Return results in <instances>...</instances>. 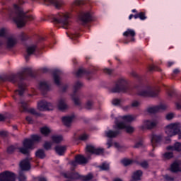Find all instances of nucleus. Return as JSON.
Returning a JSON list of instances; mask_svg holds the SVG:
<instances>
[{"instance_id":"f257e3e1","label":"nucleus","mask_w":181,"mask_h":181,"mask_svg":"<svg viewBox=\"0 0 181 181\" xmlns=\"http://www.w3.org/2000/svg\"><path fill=\"white\" fill-rule=\"evenodd\" d=\"M10 18L13 19L18 28H23L28 21H33V16L26 14L22 7L15 4L14 11L10 14Z\"/></svg>"},{"instance_id":"f03ea898","label":"nucleus","mask_w":181,"mask_h":181,"mask_svg":"<svg viewBox=\"0 0 181 181\" xmlns=\"http://www.w3.org/2000/svg\"><path fill=\"white\" fill-rule=\"evenodd\" d=\"M40 141H42V136L33 134L31 136V139H25L23 141V147L18 148V151L21 153H23V155L29 156V155H30V151L35 149V147H33L35 142H40Z\"/></svg>"},{"instance_id":"7ed1b4c3","label":"nucleus","mask_w":181,"mask_h":181,"mask_svg":"<svg viewBox=\"0 0 181 181\" xmlns=\"http://www.w3.org/2000/svg\"><path fill=\"white\" fill-rule=\"evenodd\" d=\"M27 76H30L31 77L33 76V74L32 73V69L24 68L17 74H11L7 76H1L0 80H2V81H10V83H13V84H15V83L18 81V78H19L20 80H25Z\"/></svg>"},{"instance_id":"20e7f679","label":"nucleus","mask_w":181,"mask_h":181,"mask_svg":"<svg viewBox=\"0 0 181 181\" xmlns=\"http://www.w3.org/2000/svg\"><path fill=\"white\" fill-rule=\"evenodd\" d=\"M129 81L125 78H120L114 87L110 89V93H127L129 90Z\"/></svg>"},{"instance_id":"39448f33","label":"nucleus","mask_w":181,"mask_h":181,"mask_svg":"<svg viewBox=\"0 0 181 181\" xmlns=\"http://www.w3.org/2000/svg\"><path fill=\"white\" fill-rule=\"evenodd\" d=\"M158 94L159 90L152 86H146L138 92V95L141 97H158Z\"/></svg>"},{"instance_id":"423d86ee","label":"nucleus","mask_w":181,"mask_h":181,"mask_svg":"<svg viewBox=\"0 0 181 181\" xmlns=\"http://www.w3.org/2000/svg\"><path fill=\"white\" fill-rule=\"evenodd\" d=\"M180 124L171 123L165 127V132L170 137L175 136V135H177V134H180Z\"/></svg>"},{"instance_id":"0eeeda50","label":"nucleus","mask_w":181,"mask_h":181,"mask_svg":"<svg viewBox=\"0 0 181 181\" xmlns=\"http://www.w3.org/2000/svg\"><path fill=\"white\" fill-rule=\"evenodd\" d=\"M53 21L54 23H59L62 25L64 29H67V26H69V15L59 13L56 17L53 18Z\"/></svg>"},{"instance_id":"6e6552de","label":"nucleus","mask_w":181,"mask_h":181,"mask_svg":"<svg viewBox=\"0 0 181 181\" xmlns=\"http://www.w3.org/2000/svg\"><path fill=\"white\" fill-rule=\"evenodd\" d=\"M113 128L114 129H126V132H127V134H132V132L135 131L134 127L131 125L126 126L124 122H119L118 121V119H116L115 121Z\"/></svg>"},{"instance_id":"1a4fd4ad","label":"nucleus","mask_w":181,"mask_h":181,"mask_svg":"<svg viewBox=\"0 0 181 181\" xmlns=\"http://www.w3.org/2000/svg\"><path fill=\"white\" fill-rule=\"evenodd\" d=\"M82 86H83V83H81V82H76L74 86V93L71 95V98L74 103L78 107L81 106V100H80V98L78 96L76 95V93H77V90L81 88Z\"/></svg>"},{"instance_id":"9d476101","label":"nucleus","mask_w":181,"mask_h":181,"mask_svg":"<svg viewBox=\"0 0 181 181\" xmlns=\"http://www.w3.org/2000/svg\"><path fill=\"white\" fill-rule=\"evenodd\" d=\"M16 175L10 171H4L0 173V181H16Z\"/></svg>"},{"instance_id":"9b49d317","label":"nucleus","mask_w":181,"mask_h":181,"mask_svg":"<svg viewBox=\"0 0 181 181\" xmlns=\"http://www.w3.org/2000/svg\"><path fill=\"white\" fill-rule=\"evenodd\" d=\"M37 108L40 111H51L53 110V105L46 100H42L37 103Z\"/></svg>"},{"instance_id":"f8f14e48","label":"nucleus","mask_w":181,"mask_h":181,"mask_svg":"<svg viewBox=\"0 0 181 181\" xmlns=\"http://www.w3.org/2000/svg\"><path fill=\"white\" fill-rule=\"evenodd\" d=\"M86 150L90 153H94L95 155H103L104 153V148H95L93 145L86 146Z\"/></svg>"},{"instance_id":"ddd939ff","label":"nucleus","mask_w":181,"mask_h":181,"mask_svg":"<svg viewBox=\"0 0 181 181\" xmlns=\"http://www.w3.org/2000/svg\"><path fill=\"white\" fill-rule=\"evenodd\" d=\"M20 104L21 108H23V110H21V112H25V111H28L30 114H32L33 115H37V113L36 112V110L35 109L30 108L28 110V102L21 100Z\"/></svg>"},{"instance_id":"4468645a","label":"nucleus","mask_w":181,"mask_h":181,"mask_svg":"<svg viewBox=\"0 0 181 181\" xmlns=\"http://www.w3.org/2000/svg\"><path fill=\"white\" fill-rule=\"evenodd\" d=\"M64 177H66V179H70L71 180H78V179H81V175L76 172L65 173H64Z\"/></svg>"},{"instance_id":"2eb2a0df","label":"nucleus","mask_w":181,"mask_h":181,"mask_svg":"<svg viewBox=\"0 0 181 181\" xmlns=\"http://www.w3.org/2000/svg\"><path fill=\"white\" fill-rule=\"evenodd\" d=\"M28 158H25V160H23L21 163H20V168H21V170H22L23 172V170L25 171H28V170H30V163H29V159H32V158H29V156H28Z\"/></svg>"},{"instance_id":"dca6fc26","label":"nucleus","mask_w":181,"mask_h":181,"mask_svg":"<svg viewBox=\"0 0 181 181\" xmlns=\"http://www.w3.org/2000/svg\"><path fill=\"white\" fill-rule=\"evenodd\" d=\"M16 43H18L16 38H15L14 37H8L7 38L6 44V49H8V50H11V49H13V47L16 46Z\"/></svg>"},{"instance_id":"f3484780","label":"nucleus","mask_w":181,"mask_h":181,"mask_svg":"<svg viewBox=\"0 0 181 181\" xmlns=\"http://www.w3.org/2000/svg\"><path fill=\"white\" fill-rule=\"evenodd\" d=\"M117 119L119 122H121V119L124 121V122H132V121H135L136 119V116L129 115H124V116H120L117 118H115V120Z\"/></svg>"},{"instance_id":"a211bd4d","label":"nucleus","mask_w":181,"mask_h":181,"mask_svg":"<svg viewBox=\"0 0 181 181\" xmlns=\"http://www.w3.org/2000/svg\"><path fill=\"white\" fill-rule=\"evenodd\" d=\"M160 110H166V105H160L159 106L151 107L147 109V111L149 114H156V112H159Z\"/></svg>"},{"instance_id":"6ab92c4d","label":"nucleus","mask_w":181,"mask_h":181,"mask_svg":"<svg viewBox=\"0 0 181 181\" xmlns=\"http://www.w3.org/2000/svg\"><path fill=\"white\" fill-rule=\"evenodd\" d=\"M144 125L147 129H153V128H156V125H158V121L145 120L144 122Z\"/></svg>"},{"instance_id":"aec40b11","label":"nucleus","mask_w":181,"mask_h":181,"mask_svg":"<svg viewBox=\"0 0 181 181\" xmlns=\"http://www.w3.org/2000/svg\"><path fill=\"white\" fill-rule=\"evenodd\" d=\"M79 19L83 23H87L88 22H90V21H91V15L88 12L81 13L79 15Z\"/></svg>"},{"instance_id":"412c9836","label":"nucleus","mask_w":181,"mask_h":181,"mask_svg":"<svg viewBox=\"0 0 181 181\" xmlns=\"http://www.w3.org/2000/svg\"><path fill=\"white\" fill-rule=\"evenodd\" d=\"M162 141V135L152 134L151 136V144L153 148L156 146V144H159Z\"/></svg>"},{"instance_id":"4be33fe9","label":"nucleus","mask_w":181,"mask_h":181,"mask_svg":"<svg viewBox=\"0 0 181 181\" xmlns=\"http://www.w3.org/2000/svg\"><path fill=\"white\" fill-rule=\"evenodd\" d=\"M45 2H48L51 5L55 6L56 9H60L63 6V1L59 0H44Z\"/></svg>"},{"instance_id":"5701e85b","label":"nucleus","mask_w":181,"mask_h":181,"mask_svg":"<svg viewBox=\"0 0 181 181\" xmlns=\"http://www.w3.org/2000/svg\"><path fill=\"white\" fill-rule=\"evenodd\" d=\"M170 170L173 173H177V172H181V162H174L171 165Z\"/></svg>"},{"instance_id":"b1692460","label":"nucleus","mask_w":181,"mask_h":181,"mask_svg":"<svg viewBox=\"0 0 181 181\" xmlns=\"http://www.w3.org/2000/svg\"><path fill=\"white\" fill-rule=\"evenodd\" d=\"M105 136L107 138H115L117 135H119L121 134V131L119 130H116V131H112V130H109L105 132Z\"/></svg>"},{"instance_id":"393cba45","label":"nucleus","mask_w":181,"mask_h":181,"mask_svg":"<svg viewBox=\"0 0 181 181\" xmlns=\"http://www.w3.org/2000/svg\"><path fill=\"white\" fill-rule=\"evenodd\" d=\"M75 160L79 165H86V163L88 162V160L82 155L76 156L75 157Z\"/></svg>"},{"instance_id":"a878e982","label":"nucleus","mask_w":181,"mask_h":181,"mask_svg":"<svg viewBox=\"0 0 181 181\" xmlns=\"http://www.w3.org/2000/svg\"><path fill=\"white\" fill-rule=\"evenodd\" d=\"M60 74L62 73L59 70H55L53 72V76H54V81L56 84V86H60Z\"/></svg>"},{"instance_id":"bb28decb","label":"nucleus","mask_w":181,"mask_h":181,"mask_svg":"<svg viewBox=\"0 0 181 181\" xmlns=\"http://www.w3.org/2000/svg\"><path fill=\"white\" fill-rule=\"evenodd\" d=\"M74 117L73 116H66L62 118V122L66 127H70L73 122Z\"/></svg>"},{"instance_id":"cd10ccee","label":"nucleus","mask_w":181,"mask_h":181,"mask_svg":"<svg viewBox=\"0 0 181 181\" xmlns=\"http://www.w3.org/2000/svg\"><path fill=\"white\" fill-rule=\"evenodd\" d=\"M36 50V45H31L27 47V55L25 56V60H29L30 54H33Z\"/></svg>"},{"instance_id":"c85d7f7f","label":"nucleus","mask_w":181,"mask_h":181,"mask_svg":"<svg viewBox=\"0 0 181 181\" xmlns=\"http://www.w3.org/2000/svg\"><path fill=\"white\" fill-rule=\"evenodd\" d=\"M58 107L62 110H67V108H69V106L67 105V103H66V100H64V98H60L58 100Z\"/></svg>"},{"instance_id":"c756f323","label":"nucleus","mask_w":181,"mask_h":181,"mask_svg":"<svg viewBox=\"0 0 181 181\" xmlns=\"http://www.w3.org/2000/svg\"><path fill=\"white\" fill-rule=\"evenodd\" d=\"M66 146H57L54 148L55 151L59 156H62V155H64V152H66Z\"/></svg>"},{"instance_id":"7c9ffc66","label":"nucleus","mask_w":181,"mask_h":181,"mask_svg":"<svg viewBox=\"0 0 181 181\" xmlns=\"http://www.w3.org/2000/svg\"><path fill=\"white\" fill-rule=\"evenodd\" d=\"M135 30L131 29H127V30L123 33V36H130L132 37V42H135V38H134V37H135Z\"/></svg>"},{"instance_id":"2f4dec72","label":"nucleus","mask_w":181,"mask_h":181,"mask_svg":"<svg viewBox=\"0 0 181 181\" xmlns=\"http://www.w3.org/2000/svg\"><path fill=\"white\" fill-rule=\"evenodd\" d=\"M25 87L26 86L25 85V83H18L19 90H16V93H18V95H20V97H22V95H23V93L25 92Z\"/></svg>"},{"instance_id":"473e14b6","label":"nucleus","mask_w":181,"mask_h":181,"mask_svg":"<svg viewBox=\"0 0 181 181\" xmlns=\"http://www.w3.org/2000/svg\"><path fill=\"white\" fill-rule=\"evenodd\" d=\"M86 74H90V71H87L86 69L81 68L78 70L76 74V77H83Z\"/></svg>"},{"instance_id":"72a5a7b5","label":"nucleus","mask_w":181,"mask_h":181,"mask_svg":"<svg viewBox=\"0 0 181 181\" xmlns=\"http://www.w3.org/2000/svg\"><path fill=\"white\" fill-rule=\"evenodd\" d=\"M142 170H138L133 173L132 179L133 180H141V177L142 176Z\"/></svg>"},{"instance_id":"f704fd0d","label":"nucleus","mask_w":181,"mask_h":181,"mask_svg":"<svg viewBox=\"0 0 181 181\" xmlns=\"http://www.w3.org/2000/svg\"><path fill=\"white\" fill-rule=\"evenodd\" d=\"M36 158H39L40 159H45L46 158V153H45V150L39 149L35 152Z\"/></svg>"},{"instance_id":"c9c22d12","label":"nucleus","mask_w":181,"mask_h":181,"mask_svg":"<svg viewBox=\"0 0 181 181\" xmlns=\"http://www.w3.org/2000/svg\"><path fill=\"white\" fill-rule=\"evenodd\" d=\"M52 140L55 144H60L63 141V136L62 135H54L52 136Z\"/></svg>"},{"instance_id":"e433bc0d","label":"nucleus","mask_w":181,"mask_h":181,"mask_svg":"<svg viewBox=\"0 0 181 181\" xmlns=\"http://www.w3.org/2000/svg\"><path fill=\"white\" fill-rule=\"evenodd\" d=\"M40 90H41V91H47L49 90V85H47V83L40 82Z\"/></svg>"},{"instance_id":"4c0bfd02","label":"nucleus","mask_w":181,"mask_h":181,"mask_svg":"<svg viewBox=\"0 0 181 181\" xmlns=\"http://www.w3.org/2000/svg\"><path fill=\"white\" fill-rule=\"evenodd\" d=\"M93 177H94V175H93V173H88L86 175H81V180H83V181L91 180V179H93Z\"/></svg>"},{"instance_id":"58836bf2","label":"nucleus","mask_w":181,"mask_h":181,"mask_svg":"<svg viewBox=\"0 0 181 181\" xmlns=\"http://www.w3.org/2000/svg\"><path fill=\"white\" fill-rule=\"evenodd\" d=\"M40 132L42 134V135H45V136H47L49 134H50V129L49 127H42L40 129Z\"/></svg>"},{"instance_id":"ea45409f","label":"nucleus","mask_w":181,"mask_h":181,"mask_svg":"<svg viewBox=\"0 0 181 181\" xmlns=\"http://www.w3.org/2000/svg\"><path fill=\"white\" fill-rule=\"evenodd\" d=\"M100 170H110V164L103 163L102 165L98 166Z\"/></svg>"},{"instance_id":"a19ab883","label":"nucleus","mask_w":181,"mask_h":181,"mask_svg":"<svg viewBox=\"0 0 181 181\" xmlns=\"http://www.w3.org/2000/svg\"><path fill=\"white\" fill-rule=\"evenodd\" d=\"M94 102L93 100H88L85 105L86 110H93Z\"/></svg>"},{"instance_id":"79ce46f5","label":"nucleus","mask_w":181,"mask_h":181,"mask_svg":"<svg viewBox=\"0 0 181 181\" xmlns=\"http://www.w3.org/2000/svg\"><path fill=\"white\" fill-rule=\"evenodd\" d=\"M134 160H131V159H128V158H124L123 160H122V163L124 165V166H129V165H132Z\"/></svg>"},{"instance_id":"37998d69","label":"nucleus","mask_w":181,"mask_h":181,"mask_svg":"<svg viewBox=\"0 0 181 181\" xmlns=\"http://www.w3.org/2000/svg\"><path fill=\"white\" fill-rule=\"evenodd\" d=\"M26 175H25V173L22 171L20 170L18 173V180L19 181H26Z\"/></svg>"},{"instance_id":"c03bdc74","label":"nucleus","mask_w":181,"mask_h":181,"mask_svg":"<svg viewBox=\"0 0 181 181\" xmlns=\"http://www.w3.org/2000/svg\"><path fill=\"white\" fill-rule=\"evenodd\" d=\"M163 159H172V158H173V153L172 152H166L163 155Z\"/></svg>"},{"instance_id":"a18cd8bd","label":"nucleus","mask_w":181,"mask_h":181,"mask_svg":"<svg viewBox=\"0 0 181 181\" xmlns=\"http://www.w3.org/2000/svg\"><path fill=\"white\" fill-rule=\"evenodd\" d=\"M141 105V102L138 100H134L132 102L131 107L132 108H138Z\"/></svg>"},{"instance_id":"49530a36","label":"nucleus","mask_w":181,"mask_h":181,"mask_svg":"<svg viewBox=\"0 0 181 181\" xmlns=\"http://www.w3.org/2000/svg\"><path fill=\"white\" fill-rule=\"evenodd\" d=\"M139 165L144 169H148L149 168V163L146 160H144V161H142V162L139 163Z\"/></svg>"},{"instance_id":"de8ad7c7","label":"nucleus","mask_w":181,"mask_h":181,"mask_svg":"<svg viewBox=\"0 0 181 181\" xmlns=\"http://www.w3.org/2000/svg\"><path fill=\"white\" fill-rule=\"evenodd\" d=\"M174 151H177V152H180L181 151V144L177 142L174 145Z\"/></svg>"},{"instance_id":"09e8293b","label":"nucleus","mask_w":181,"mask_h":181,"mask_svg":"<svg viewBox=\"0 0 181 181\" xmlns=\"http://www.w3.org/2000/svg\"><path fill=\"white\" fill-rule=\"evenodd\" d=\"M88 138H89V136L87 134H83L79 136L80 141H87Z\"/></svg>"},{"instance_id":"8fccbe9b","label":"nucleus","mask_w":181,"mask_h":181,"mask_svg":"<svg viewBox=\"0 0 181 181\" xmlns=\"http://www.w3.org/2000/svg\"><path fill=\"white\" fill-rule=\"evenodd\" d=\"M20 39H21V40H28V39H29V36L24 33H21L20 34Z\"/></svg>"},{"instance_id":"3c124183","label":"nucleus","mask_w":181,"mask_h":181,"mask_svg":"<svg viewBox=\"0 0 181 181\" xmlns=\"http://www.w3.org/2000/svg\"><path fill=\"white\" fill-rule=\"evenodd\" d=\"M44 148L46 149V151H49V149L52 148V143L50 142H45L44 144Z\"/></svg>"},{"instance_id":"603ef678","label":"nucleus","mask_w":181,"mask_h":181,"mask_svg":"<svg viewBox=\"0 0 181 181\" xmlns=\"http://www.w3.org/2000/svg\"><path fill=\"white\" fill-rule=\"evenodd\" d=\"M15 146H10L9 147L7 148V153H13V152H15Z\"/></svg>"},{"instance_id":"864d4df0","label":"nucleus","mask_w":181,"mask_h":181,"mask_svg":"<svg viewBox=\"0 0 181 181\" xmlns=\"http://www.w3.org/2000/svg\"><path fill=\"white\" fill-rule=\"evenodd\" d=\"M103 71L105 74H108L109 76H110V74H112L113 70L108 68H105L103 69Z\"/></svg>"},{"instance_id":"5fc2aeb1","label":"nucleus","mask_w":181,"mask_h":181,"mask_svg":"<svg viewBox=\"0 0 181 181\" xmlns=\"http://www.w3.org/2000/svg\"><path fill=\"white\" fill-rule=\"evenodd\" d=\"M114 145H115V148H117V149H118L119 151H122L123 149H127L126 147L122 146L119 145V144H118V143H115Z\"/></svg>"},{"instance_id":"6e6d98bb","label":"nucleus","mask_w":181,"mask_h":181,"mask_svg":"<svg viewBox=\"0 0 181 181\" xmlns=\"http://www.w3.org/2000/svg\"><path fill=\"white\" fill-rule=\"evenodd\" d=\"M112 104H113V105H119V104H121V100L113 99L112 101Z\"/></svg>"},{"instance_id":"4d7b16f0","label":"nucleus","mask_w":181,"mask_h":181,"mask_svg":"<svg viewBox=\"0 0 181 181\" xmlns=\"http://www.w3.org/2000/svg\"><path fill=\"white\" fill-rule=\"evenodd\" d=\"M139 19H141V21H145V19H146V16H145V13L140 12L139 13Z\"/></svg>"},{"instance_id":"13d9d810","label":"nucleus","mask_w":181,"mask_h":181,"mask_svg":"<svg viewBox=\"0 0 181 181\" xmlns=\"http://www.w3.org/2000/svg\"><path fill=\"white\" fill-rule=\"evenodd\" d=\"M68 36L70 39H72V40H76V38L78 37V35L74 33L68 34Z\"/></svg>"},{"instance_id":"bf43d9fd","label":"nucleus","mask_w":181,"mask_h":181,"mask_svg":"<svg viewBox=\"0 0 181 181\" xmlns=\"http://www.w3.org/2000/svg\"><path fill=\"white\" fill-rule=\"evenodd\" d=\"M164 179H165L166 181H174L175 178L173 177H171L170 175H166L164 176Z\"/></svg>"},{"instance_id":"052dcab7","label":"nucleus","mask_w":181,"mask_h":181,"mask_svg":"<svg viewBox=\"0 0 181 181\" xmlns=\"http://www.w3.org/2000/svg\"><path fill=\"white\" fill-rule=\"evenodd\" d=\"M174 117H175V115L173 113H169L166 115L165 118L169 121L170 119H173Z\"/></svg>"},{"instance_id":"680f3d73","label":"nucleus","mask_w":181,"mask_h":181,"mask_svg":"<svg viewBox=\"0 0 181 181\" xmlns=\"http://www.w3.org/2000/svg\"><path fill=\"white\" fill-rule=\"evenodd\" d=\"M142 146H144V143L142 141H139L134 146V148H142Z\"/></svg>"},{"instance_id":"e2e57ef3","label":"nucleus","mask_w":181,"mask_h":181,"mask_svg":"<svg viewBox=\"0 0 181 181\" xmlns=\"http://www.w3.org/2000/svg\"><path fill=\"white\" fill-rule=\"evenodd\" d=\"M148 70L150 71H152L153 70H158V71H160V69H158V68L155 66H150Z\"/></svg>"},{"instance_id":"0e129e2a","label":"nucleus","mask_w":181,"mask_h":181,"mask_svg":"<svg viewBox=\"0 0 181 181\" xmlns=\"http://www.w3.org/2000/svg\"><path fill=\"white\" fill-rule=\"evenodd\" d=\"M5 36V29L0 30V37H4Z\"/></svg>"},{"instance_id":"69168bd1","label":"nucleus","mask_w":181,"mask_h":181,"mask_svg":"<svg viewBox=\"0 0 181 181\" xmlns=\"http://www.w3.org/2000/svg\"><path fill=\"white\" fill-rule=\"evenodd\" d=\"M26 121H28V122H29V124H32V122H33V120L32 119V117L28 116L26 118H25Z\"/></svg>"},{"instance_id":"338daca9","label":"nucleus","mask_w":181,"mask_h":181,"mask_svg":"<svg viewBox=\"0 0 181 181\" xmlns=\"http://www.w3.org/2000/svg\"><path fill=\"white\" fill-rule=\"evenodd\" d=\"M37 180H38V181H47V179H46V178L44 177H37Z\"/></svg>"},{"instance_id":"774afa93","label":"nucleus","mask_w":181,"mask_h":181,"mask_svg":"<svg viewBox=\"0 0 181 181\" xmlns=\"http://www.w3.org/2000/svg\"><path fill=\"white\" fill-rule=\"evenodd\" d=\"M75 5H81L83 4V0H76Z\"/></svg>"}]
</instances>
